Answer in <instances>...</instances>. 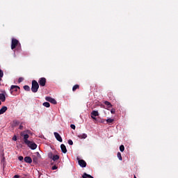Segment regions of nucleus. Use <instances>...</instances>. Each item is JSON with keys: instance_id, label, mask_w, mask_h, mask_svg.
I'll return each instance as SVG.
<instances>
[{"instance_id": "1", "label": "nucleus", "mask_w": 178, "mask_h": 178, "mask_svg": "<svg viewBox=\"0 0 178 178\" xmlns=\"http://www.w3.org/2000/svg\"><path fill=\"white\" fill-rule=\"evenodd\" d=\"M29 133H30V131H23L21 132V136L24 137V143L25 144H29L30 143V140H29V138L30 136H29Z\"/></svg>"}, {"instance_id": "2", "label": "nucleus", "mask_w": 178, "mask_h": 178, "mask_svg": "<svg viewBox=\"0 0 178 178\" xmlns=\"http://www.w3.org/2000/svg\"><path fill=\"white\" fill-rule=\"evenodd\" d=\"M16 47H18V49H22L20 47V42H19V40L16 38H13L11 41V49H16Z\"/></svg>"}, {"instance_id": "3", "label": "nucleus", "mask_w": 178, "mask_h": 178, "mask_svg": "<svg viewBox=\"0 0 178 178\" xmlns=\"http://www.w3.org/2000/svg\"><path fill=\"white\" fill-rule=\"evenodd\" d=\"M38 88H40V85L38 84V82H37V81L35 80L32 81V92H37L38 91Z\"/></svg>"}, {"instance_id": "4", "label": "nucleus", "mask_w": 178, "mask_h": 178, "mask_svg": "<svg viewBox=\"0 0 178 178\" xmlns=\"http://www.w3.org/2000/svg\"><path fill=\"white\" fill-rule=\"evenodd\" d=\"M20 91V87L17 86H11L10 92L13 95V92H19Z\"/></svg>"}, {"instance_id": "5", "label": "nucleus", "mask_w": 178, "mask_h": 178, "mask_svg": "<svg viewBox=\"0 0 178 178\" xmlns=\"http://www.w3.org/2000/svg\"><path fill=\"white\" fill-rule=\"evenodd\" d=\"M31 149H37V144L35 143L31 142L29 140V143H25Z\"/></svg>"}, {"instance_id": "6", "label": "nucleus", "mask_w": 178, "mask_h": 178, "mask_svg": "<svg viewBox=\"0 0 178 178\" xmlns=\"http://www.w3.org/2000/svg\"><path fill=\"white\" fill-rule=\"evenodd\" d=\"M38 83L41 87H45V84H47V79L42 77L39 79Z\"/></svg>"}, {"instance_id": "7", "label": "nucleus", "mask_w": 178, "mask_h": 178, "mask_svg": "<svg viewBox=\"0 0 178 178\" xmlns=\"http://www.w3.org/2000/svg\"><path fill=\"white\" fill-rule=\"evenodd\" d=\"M90 116L92 119H93L94 120H96L97 118L95 117L99 116V113H98L97 111H92L90 113Z\"/></svg>"}, {"instance_id": "8", "label": "nucleus", "mask_w": 178, "mask_h": 178, "mask_svg": "<svg viewBox=\"0 0 178 178\" xmlns=\"http://www.w3.org/2000/svg\"><path fill=\"white\" fill-rule=\"evenodd\" d=\"M45 99L46 101H47L48 102H51V104H53L54 105H56L57 104L56 100L51 97H46Z\"/></svg>"}, {"instance_id": "9", "label": "nucleus", "mask_w": 178, "mask_h": 178, "mask_svg": "<svg viewBox=\"0 0 178 178\" xmlns=\"http://www.w3.org/2000/svg\"><path fill=\"white\" fill-rule=\"evenodd\" d=\"M54 134L57 141H59L60 143H62L63 141V140L62 139V137L58 132H54Z\"/></svg>"}, {"instance_id": "10", "label": "nucleus", "mask_w": 178, "mask_h": 178, "mask_svg": "<svg viewBox=\"0 0 178 178\" xmlns=\"http://www.w3.org/2000/svg\"><path fill=\"white\" fill-rule=\"evenodd\" d=\"M78 163L81 168H86L87 166V163L83 159L79 160Z\"/></svg>"}, {"instance_id": "11", "label": "nucleus", "mask_w": 178, "mask_h": 178, "mask_svg": "<svg viewBox=\"0 0 178 178\" xmlns=\"http://www.w3.org/2000/svg\"><path fill=\"white\" fill-rule=\"evenodd\" d=\"M24 162H26V163H31L33 162V159L30 156H25Z\"/></svg>"}, {"instance_id": "12", "label": "nucleus", "mask_w": 178, "mask_h": 178, "mask_svg": "<svg viewBox=\"0 0 178 178\" xmlns=\"http://www.w3.org/2000/svg\"><path fill=\"white\" fill-rule=\"evenodd\" d=\"M60 148L63 154H66V152H67V149H66V145H65L64 144H61Z\"/></svg>"}, {"instance_id": "13", "label": "nucleus", "mask_w": 178, "mask_h": 178, "mask_svg": "<svg viewBox=\"0 0 178 178\" xmlns=\"http://www.w3.org/2000/svg\"><path fill=\"white\" fill-rule=\"evenodd\" d=\"M8 111V107L6 106H3L1 109H0V115H3L5 112Z\"/></svg>"}, {"instance_id": "14", "label": "nucleus", "mask_w": 178, "mask_h": 178, "mask_svg": "<svg viewBox=\"0 0 178 178\" xmlns=\"http://www.w3.org/2000/svg\"><path fill=\"white\" fill-rule=\"evenodd\" d=\"M0 100L1 101V102H5V101H6V97H5V94L0 93Z\"/></svg>"}, {"instance_id": "15", "label": "nucleus", "mask_w": 178, "mask_h": 178, "mask_svg": "<svg viewBox=\"0 0 178 178\" xmlns=\"http://www.w3.org/2000/svg\"><path fill=\"white\" fill-rule=\"evenodd\" d=\"M32 161H33V163H38V157L35 155H33Z\"/></svg>"}, {"instance_id": "16", "label": "nucleus", "mask_w": 178, "mask_h": 178, "mask_svg": "<svg viewBox=\"0 0 178 178\" xmlns=\"http://www.w3.org/2000/svg\"><path fill=\"white\" fill-rule=\"evenodd\" d=\"M77 137H78L79 138H81V139L87 138V134H79V135L77 136Z\"/></svg>"}, {"instance_id": "17", "label": "nucleus", "mask_w": 178, "mask_h": 178, "mask_svg": "<svg viewBox=\"0 0 178 178\" xmlns=\"http://www.w3.org/2000/svg\"><path fill=\"white\" fill-rule=\"evenodd\" d=\"M104 104H106V106H107V108H112V104H111V102H108V101H105L104 102Z\"/></svg>"}, {"instance_id": "18", "label": "nucleus", "mask_w": 178, "mask_h": 178, "mask_svg": "<svg viewBox=\"0 0 178 178\" xmlns=\"http://www.w3.org/2000/svg\"><path fill=\"white\" fill-rule=\"evenodd\" d=\"M82 177L83 178H93L92 176H91L90 175H88L86 172L83 173Z\"/></svg>"}, {"instance_id": "19", "label": "nucleus", "mask_w": 178, "mask_h": 178, "mask_svg": "<svg viewBox=\"0 0 178 178\" xmlns=\"http://www.w3.org/2000/svg\"><path fill=\"white\" fill-rule=\"evenodd\" d=\"M79 88H80V86L74 85L72 88V91L74 92V91H76V90H79Z\"/></svg>"}, {"instance_id": "20", "label": "nucleus", "mask_w": 178, "mask_h": 178, "mask_svg": "<svg viewBox=\"0 0 178 178\" xmlns=\"http://www.w3.org/2000/svg\"><path fill=\"white\" fill-rule=\"evenodd\" d=\"M43 106H45V108H49V106H51V104H49V102H44L43 103Z\"/></svg>"}, {"instance_id": "21", "label": "nucleus", "mask_w": 178, "mask_h": 178, "mask_svg": "<svg viewBox=\"0 0 178 178\" xmlns=\"http://www.w3.org/2000/svg\"><path fill=\"white\" fill-rule=\"evenodd\" d=\"M53 161H58V159H59V155L56 154V155H54L53 158L51 159Z\"/></svg>"}, {"instance_id": "22", "label": "nucleus", "mask_w": 178, "mask_h": 178, "mask_svg": "<svg viewBox=\"0 0 178 178\" xmlns=\"http://www.w3.org/2000/svg\"><path fill=\"white\" fill-rule=\"evenodd\" d=\"M117 156H118V159L120 161H122L123 160V159L122 158V154L120 152H118Z\"/></svg>"}, {"instance_id": "23", "label": "nucleus", "mask_w": 178, "mask_h": 178, "mask_svg": "<svg viewBox=\"0 0 178 178\" xmlns=\"http://www.w3.org/2000/svg\"><path fill=\"white\" fill-rule=\"evenodd\" d=\"M2 77H3V71L0 69V81H2Z\"/></svg>"}, {"instance_id": "24", "label": "nucleus", "mask_w": 178, "mask_h": 178, "mask_svg": "<svg viewBox=\"0 0 178 178\" xmlns=\"http://www.w3.org/2000/svg\"><path fill=\"white\" fill-rule=\"evenodd\" d=\"M24 90H25V91H30V86L25 85L24 86Z\"/></svg>"}, {"instance_id": "25", "label": "nucleus", "mask_w": 178, "mask_h": 178, "mask_svg": "<svg viewBox=\"0 0 178 178\" xmlns=\"http://www.w3.org/2000/svg\"><path fill=\"white\" fill-rule=\"evenodd\" d=\"M120 151H121V152H123V151H124V145H121L120 146Z\"/></svg>"}, {"instance_id": "26", "label": "nucleus", "mask_w": 178, "mask_h": 178, "mask_svg": "<svg viewBox=\"0 0 178 178\" xmlns=\"http://www.w3.org/2000/svg\"><path fill=\"white\" fill-rule=\"evenodd\" d=\"M48 156L50 159H52V158H54V154H52V152H49L48 154Z\"/></svg>"}, {"instance_id": "27", "label": "nucleus", "mask_w": 178, "mask_h": 178, "mask_svg": "<svg viewBox=\"0 0 178 178\" xmlns=\"http://www.w3.org/2000/svg\"><path fill=\"white\" fill-rule=\"evenodd\" d=\"M107 123H113V119L108 118L106 120Z\"/></svg>"}, {"instance_id": "28", "label": "nucleus", "mask_w": 178, "mask_h": 178, "mask_svg": "<svg viewBox=\"0 0 178 178\" xmlns=\"http://www.w3.org/2000/svg\"><path fill=\"white\" fill-rule=\"evenodd\" d=\"M111 113L113 114V115H115V113H116V110L115 108H112L111 110Z\"/></svg>"}, {"instance_id": "29", "label": "nucleus", "mask_w": 178, "mask_h": 178, "mask_svg": "<svg viewBox=\"0 0 178 178\" xmlns=\"http://www.w3.org/2000/svg\"><path fill=\"white\" fill-rule=\"evenodd\" d=\"M70 127H71V129H72L73 130H76V125H74V124H71V125H70Z\"/></svg>"}, {"instance_id": "30", "label": "nucleus", "mask_w": 178, "mask_h": 178, "mask_svg": "<svg viewBox=\"0 0 178 178\" xmlns=\"http://www.w3.org/2000/svg\"><path fill=\"white\" fill-rule=\"evenodd\" d=\"M68 144L70 145H73V140H68Z\"/></svg>"}, {"instance_id": "31", "label": "nucleus", "mask_w": 178, "mask_h": 178, "mask_svg": "<svg viewBox=\"0 0 178 178\" xmlns=\"http://www.w3.org/2000/svg\"><path fill=\"white\" fill-rule=\"evenodd\" d=\"M13 141H17V136H16V135H15V136L13 137Z\"/></svg>"}, {"instance_id": "32", "label": "nucleus", "mask_w": 178, "mask_h": 178, "mask_svg": "<svg viewBox=\"0 0 178 178\" xmlns=\"http://www.w3.org/2000/svg\"><path fill=\"white\" fill-rule=\"evenodd\" d=\"M18 159H19V161H23L24 159L23 158L22 156H19L18 157Z\"/></svg>"}, {"instance_id": "33", "label": "nucleus", "mask_w": 178, "mask_h": 178, "mask_svg": "<svg viewBox=\"0 0 178 178\" xmlns=\"http://www.w3.org/2000/svg\"><path fill=\"white\" fill-rule=\"evenodd\" d=\"M56 169H58V166L54 165V166L52 167V170H56Z\"/></svg>"}, {"instance_id": "34", "label": "nucleus", "mask_w": 178, "mask_h": 178, "mask_svg": "<svg viewBox=\"0 0 178 178\" xmlns=\"http://www.w3.org/2000/svg\"><path fill=\"white\" fill-rule=\"evenodd\" d=\"M23 81V78H19L18 83H22Z\"/></svg>"}, {"instance_id": "35", "label": "nucleus", "mask_w": 178, "mask_h": 178, "mask_svg": "<svg viewBox=\"0 0 178 178\" xmlns=\"http://www.w3.org/2000/svg\"><path fill=\"white\" fill-rule=\"evenodd\" d=\"M36 154H37V157L38 158H41V154H40V153L39 152H36Z\"/></svg>"}, {"instance_id": "36", "label": "nucleus", "mask_w": 178, "mask_h": 178, "mask_svg": "<svg viewBox=\"0 0 178 178\" xmlns=\"http://www.w3.org/2000/svg\"><path fill=\"white\" fill-rule=\"evenodd\" d=\"M19 129V130H23V125L20 124Z\"/></svg>"}, {"instance_id": "37", "label": "nucleus", "mask_w": 178, "mask_h": 178, "mask_svg": "<svg viewBox=\"0 0 178 178\" xmlns=\"http://www.w3.org/2000/svg\"><path fill=\"white\" fill-rule=\"evenodd\" d=\"M19 177H20V176H19V175H16L14 176V178H19Z\"/></svg>"}, {"instance_id": "38", "label": "nucleus", "mask_w": 178, "mask_h": 178, "mask_svg": "<svg viewBox=\"0 0 178 178\" xmlns=\"http://www.w3.org/2000/svg\"><path fill=\"white\" fill-rule=\"evenodd\" d=\"M0 105H2V102L0 101Z\"/></svg>"}, {"instance_id": "39", "label": "nucleus", "mask_w": 178, "mask_h": 178, "mask_svg": "<svg viewBox=\"0 0 178 178\" xmlns=\"http://www.w3.org/2000/svg\"><path fill=\"white\" fill-rule=\"evenodd\" d=\"M134 178H137V177H136V175L134 176Z\"/></svg>"}]
</instances>
